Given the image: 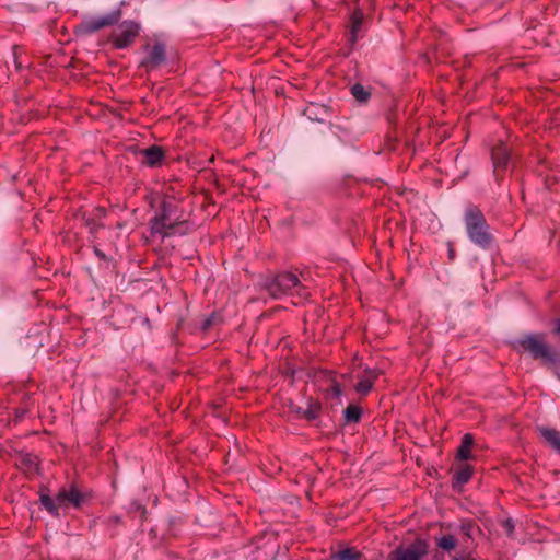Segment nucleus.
<instances>
[{"label":"nucleus","mask_w":560,"mask_h":560,"mask_svg":"<svg viewBox=\"0 0 560 560\" xmlns=\"http://www.w3.org/2000/svg\"><path fill=\"white\" fill-rule=\"evenodd\" d=\"M151 236L161 241L174 236H185L192 232L194 224L184 218L178 201L168 195L161 200L158 211L149 221Z\"/></svg>","instance_id":"1"},{"label":"nucleus","mask_w":560,"mask_h":560,"mask_svg":"<svg viewBox=\"0 0 560 560\" xmlns=\"http://www.w3.org/2000/svg\"><path fill=\"white\" fill-rule=\"evenodd\" d=\"M262 288L273 299H282L283 296H296L300 302L310 298L308 289L302 283L296 273L291 271H282L270 275L264 279Z\"/></svg>","instance_id":"2"},{"label":"nucleus","mask_w":560,"mask_h":560,"mask_svg":"<svg viewBox=\"0 0 560 560\" xmlns=\"http://www.w3.org/2000/svg\"><path fill=\"white\" fill-rule=\"evenodd\" d=\"M464 223L471 243L482 249H489L492 246L494 237L491 228L478 206H467L464 212Z\"/></svg>","instance_id":"3"},{"label":"nucleus","mask_w":560,"mask_h":560,"mask_svg":"<svg viewBox=\"0 0 560 560\" xmlns=\"http://www.w3.org/2000/svg\"><path fill=\"white\" fill-rule=\"evenodd\" d=\"M518 346L528 352L533 359L540 360L542 363L553 365L558 361V355L553 349L546 343L542 334H529L517 341Z\"/></svg>","instance_id":"4"},{"label":"nucleus","mask_w":560,"mask_h":560,"mask_svg":"<svg viewBox=\"0 0 560 560\" xmlns=\"http://www.w3.org/2000/svg\"><path fill=\"white\" fill-rule=\"evenodd\" d=\"M141 31L140 23L131 20L121 22L109 36V42L116 49H125L133 44Z\"/></svg>","instance_id":"5"},{"label":"nucleus","mask_w":560,"mask_h":560,"mask_svg":"<svg viewBox=\"0 0 560 560\" xmlns=\"http://www.w3.org/2000/svg\"><path fill=\"white\" fill-rule=\"evenodd\" d=\"M92 498V493L88 490H80L75 482L61 487L57 492V502L60 509L73 508L80 509L86 501Z\"/></svg>","instance_id":"6"},{"label":"nucleus","mask_w":560,"mask_h":560,"mask_svg":"<svg viewBox=\"0 0 560 560\" xmlns=\"http://www.w3.org/2000/svg\"><path fill=\"white\" fill-rule=\"evenodd\" d=\"M145 57L140 61V67L147 72L161 68L166 62V46L163 42H155L153 45H145Z\"/></svg>","instance_id":"7"},{"label":"nucleus","mask_w":560,"mask_h":560,"mask_svg":"<svg viewBox=\"0 0 560 560\" xmlns=\"http://www.w3.org/2000/svg\"><path fill=\"white\" fill-rule=\"evenodd\" d=\"M121 16V9L117 8L105 15L92 18L88 21H84L81 24V27L84 30L85 33H95L103 27L117 24L120 21Z\"/></svg>","instance_id":"8"},{"label":"nucleus","mask_w":560,"mask_h":560,"mask_svg":"<svg viewBox=\"0 0 560 560\" xmlns=\"http://www.w3.org/2000/svg\"><path fill=\"white\" fill-rule=\"evenodd\" d=\"M384 374L381 368H365L361 374L358 375V383L354 389L361 396H366L373 388L375 381Z\"/></svg>","instance_id":"9"},{"label":"nucleus","mask_w":560,"mask_h":560,"mask_svg":"<svg viewBox=\"0 0 560 560\" xmlns=\"http://www.w3.org/2000/svg\"><path fill=\"white\" fill-rule=\"evenodd\" d=\"M511 153L510 149L505 143L500 141L491 149V160L493 164V173L497 180L499 179V173L505 171L510 162Z\"/></svg>","instance_id":"10"},{"label":"nucleus","mask_w":560,"mask_h":560,"mask_svg":"<svg viewBox=\"0 0 560 560\" xmlns=\"http://www.w3.org/2000/svg\"><path fill=\"white\" fill-rule=\"evenodd\" d=\"M106 214V209L101 206L94 207L90 212H84L82 214L83 223L89 229L91 234H96L98 230L104 226L102 221Z\"/></svg>","instance_id":"11"},{"label":"nucleus","mask_w":560,"mask_h":560,"mask_svg":"<svg viewBox=\"0 0 560 560\" xmlns=\"http://www.w3.org/2000/svg\"><path fill=\"white\" fill-rule=\"evenodd\" d=\"M140 154L143 156L142 164L151 168L162 166L165 159L164 149L156 144L140 150Z\"/></svg>","instance_id":"12"},{"label":"nucleus","mask_w":560,"mask_h":560,"mask_svg":"<svg viewBox=\"0 0 560 560\" xmlns=\"http://www.w3.org/2000/svg\"><path fill=\"white\" fill-rule=\"evenodd\" d=\"M363 20V11L360 8L354 9L350 16V33L348 37L350 48L354 47L361 36L360 33L362 31Z\"/></svg>","instance_id":"13"},{"label":"nucleus","mask_w":560,"mask_h":560,"mask_svg":"<svg viewBox=\"0 0 560 560\" xmlns=\"http://www.w3.org/2000/svg\"><path fill=\"white\" fill-rule=\"evenodd\" d=\"M48 492L49 489L46 486L40 487L39 502L51 516L58 517L60 506L57 502V497L52 499Z\"/></svg>","instance_id":"14"},{"label":"nucleus","mask_w":560,"mask_h":560,"mask_svg":"<svg viewBox=\"0 0 560 560\" xmlns=\"http://www.w3.org/2000/svg\"><path fill=\"white\" fill-rule=\"evenodd\" d=\"M474 435L471 433H466L463 435L460 445L456 452V459L458 460H468L472 457L471 447L474 445Z\"/></svg>","instance_id":"15"},{"label":"nucleus","mask_w":560,"mask_h":560,"mask_svg":"<svg viewBox=\"0 0 560 560\" xmlns=\"http://www.w3.org/2000/svg\"><path fill=\"white\" fill-rule=\"evenodd\" d=\"M540 435L546 443L558 454H560V432L552 428H539Z\"/></svg>","instance_id":"16"},{"label":"nucleus","mask_w":560,"mask_h":560,"mask_svg":"<svg viewBox=\"0 0 560 560\" xmlns=\"http://www.w3.org/2000/svg\"><path fill=\"white\" fill-rule=\"evenodd\" d=\"M19 467L25 472H35L38 470V457L34 454H22L19 460Z\"/></svg>","instance_id":"17"},{"label":"nucleus","mask_w":560,"mask_h":560,"mask_svg":"<svg viewBox=\"0 0 560 560\" xmlns=\"http://www.w3.org/2000/svg\"><path fill=\"white\" fill-rule=\"evenodd\" d=\"M33 404V395L25 394L22 398L21 405L14 409V421H22L30 412L31 405Z\"/></svg>","instance_id":"18"},{"label":"nucleus","mask_w":560,"mask_h":560,"mask_svg":"<svg viewBox=\"0 0 560 560\" xmlns=\"http://www.w3.org/2000/svg\"><path fill=\"white\" fill-rule=\"evenodd\" d=\"M472 476V468L470 465L465 464L459 467L453 475L454 485L463 486L467 483Z\"/></svg>","instance_id":"19"},{"label":"nucleus","mask_w":560,"mask_h":560,"mask_svg":"<svg viewBox=\"0 0 560 560\" xmlns=\"http://www.w3.org/2000/svg\"><path fill=\"white\" fill-rule=\"evenodd\" d=\"M322 413V405L319 401L313 400L312 398L307 401V408L303 411V419L313 421L319 418Z\"/></svg>","instance_id":"20"},{"label":"nucleus","mask_w":560,"mask_h":560,"mask_svg":"<svg viewBox=\"0 0 560 560\" xmlns=\"http://www.w3.org/2000/svg\"><path fill=\"white\" fill-rule=\"evenodd\" d=\"M424 553V548L421 546L412 545L410 548L400 552L397 560H421Z\"/></svg>","instance_id":"21"},{"label":"nucleus","mask_w":560,"mask_h":560,"mask_svg":"<svg viewBox=\"0 0 560 560\" xmlns=\"http://www.w3.org/2000/svg\"><path fill=\"white\" fill-rule=\"evenodd\" d=\"M343 417L346 423H358L362 417V408L357 405H349L343 411Z\"/></svg>","instance_id":"22"},{"label":"nucleus","mask_w":560,"mask_h":560,"mask_svg":"<svg viewBox=\"0 0 560 560\" xmlns=\"http://www.w3.org/2000/svg\"><path fill=\"white\" fill-rule=\"evenodd\" d=\"M351 94L358 102L361 103L368 102L371 97V92L360 83H355L351 86Z\"/></svg>","instance_id":"23"},{"label":"nucleus","mask_w":560,"mask_h":560,"mask_svg":"<svg viewBox=\"0 0 560 560\" xmlns=\"http://www.w3.org/2000/svg\"><path fill=\"white\" fill-rule=\"evenodd\" d=\"M457 540L453 535H444L436 539V545L445 550L451 551L456 547Z\"/></svg>","instance_id":"24"},{"label":"nucleus","mask_w":560,"mask_h":560,"mask_svg":"<svg viewBox=\"0 0 560 560\" xmlns=\"http://www.w3.org/2000/svg\"><path fill=\"white\" fill-rule=\"evenodd\" d=\"M337 560H359L361 558V552L354 550L353 548H346L339 550L336 555Z\"/></svg>","instance_id":"25"},{"label":"nucleus","mask_w":560,"mask_h":560,"mask_svg":"<svg viewBox=\"0 0 560 560\" xmlns=\"http://www.w3.org/2000/svg\"><path fill=\"white\" fill-rule=\"evenodd\" d=\"M474 527H475V525H474L472 522L466 521V522H462V524L459 526V530L467 538H471L472 537Z\"/></svg>","instance_id":"26"},{"label":"nucleus","mask_w":560,"mask_h":560,"mask_svg":"<svg viewBox=\"0 0 560 560\" xmlns=\"http://www.w3.org/2000/svg\"><path fill=\"white\" fill-rule=\"evenodd\" d=\"M217 319V315L215 314H211L209 315L201 324V329L203 331H207L210 329V327L214 324Z\"/></svg>","instance_id":"27"},{"label":"nucleus","mask_w":560,"mask_h":560,"mask_svg":"<svg viewBox=\"0 0 560 560\" xmlns=\"http://www.w3.org/2000/svg\"><path fill=\"white\" fill-rule=\"evenodd\" d=\"M289 407V411L291 413H294L298 416V418H303V411L304 409L298 405H295L294 402L290 401V404L288 405Z\"/></svg>","instance_id":"28"},{"label":"nucleus","mask_w":560,"mask_h":560,"mask_svg":"<svg viewBox=\"0 0 560 560\" xmlns=\"http://www.w3.org/2000/svg\"><path fill=\"white\" fill-rule=\"evenodd\" d=\"M330 390H331L334 397H336V398H339L342 395L341 386L336 381H332V384L330 386Z\"/></svg>","instance_id":"29"},{"label":"nucleus","mask_w":560,"mask_h":560,"mask_svg":"<svg viewBox=\"0 0 560 560\" xmlns=\"http://www.w3.org/2000/svg\"><path fill=\"white\" fill-rule=\"evenodd\" d=\"M447 257L450 261H453L456 257V252L452 242H447Z\"/></svg>","instance_id":"30"},{"label":"nucleus","mask_w":560,"mask_h":560,"mask_svg":"<svg viewBox=\"0 0 560 560\" xmlns=\"http://www.w3.org/2000/svg\"><path fill=\"white\" fill-rule=\"evenodd\" d=\"M94 254L96 255V257H98L101 260H106L107 259V256L105 255V253L103 250H101L98 247H94Z\"/></svg>","instance_id":"31"},{"label":"nucleus","mask_w":560,"mask_h":560,"mask_svg":"<svg viewBox=\"0 0 560 560\" xmlns=\"http://www.w3.org/2000/svg\"><path fill=\"white\" fill-rule=\"evenodd\" d=\"M107 522L113 525H118L121 523V517L118 515H114V516L108 517Z\"/></svg>","instance_id":"32"},{"label":"nucleus","mask_w":560,"mask_h":560,"mask_svg":"<svg viewBox=\"0 0 560 560\" xmlns=\"http://www.w3.org/2000/svg\"><path fill=\"white\" fill-rule=\"evenodd\" d=\"M14 66H15L16 71L22 70V65L18 61L16 57H14Z\"/></svg>","instance_id":"33"},{"label":"nucleus","mask_w":560,"mask_h":560,"mask_svg":"<svg viewBox=\"0 0 560 560\" xmlns=\"http://www.w3.org/2000/svg\"><path fill=\"white\" fill-rule=\"evenodd\" d=\"M556 332L560 334V319H557L556 322Z\"/></svg>","instance_id":"34"},{"label":"nucleus","mask_w":560,"mask_h":560,"mask_svg":"<svg viewBox=\"0 0 560 560\" xmlns=\"http://www.w3.org/2000/svg\"><path fill=\"white\" fill-rule=\"evenodd\" d=\"M454 560H466V559H464V558H456V559H454Z\"/></svg>","instance_id":"35"}]
</instances>
